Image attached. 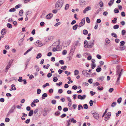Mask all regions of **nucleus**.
<instances>
[{
    "mask_svg": "<svg viewBox=\"0 0 126 126\" xmlns=\"http://www.w3.org/2000/svg\"><path fill=\"white\" fill-rule=\"evenodd\" d=\"M84 47L85 48H90L92 47L94 44V41L93 40H91L88 43L87 41L85 40L84 42Z\"/></svg>",
    "mask_w": 126,
    "mask_h": 126,
    "instance_id": "obj_1",
    "label": "nucleus"
},
{
    "mask_svg": "<svg viewBox=\"0 0 126 126\" xmlns=\"http://www.w3.org/2000/svg\"><path fill=\"white\" fill-rule=\"evenodd\" d=\"M63 1V0H59L55 4V8L59 10L62 6Z\"/></svg>",
    "mask_w": 126,
    "mask_h": 126,
    "instance_id": "obj_2",
    "label": "nucleus"
},
{
    "mask_svg": "<svg viewBox=\"0 0 126 126\" xmlns=\"http://www.w3.org/2000/svg\"><path fill=\"white\" fill-rule=\"evenodd\" d=\"M16 108L15 105L13 106L10 109L6 115V116L9 117L14 112V110Z\"/></svg>",
    "mask_w": 126,
    "mask_h": 126,
    "instance_id": "obj_3",
    "label": "nucleus"
},
{
    "mask_svg": "<svg viewBox=\"0 0 126 126\" xmlns=\"http://www.w3.org/2000/svg\"><path fill=\"white\" fill-rule=\"evenodd\" d=\"M82 73L86 77H90L92 75V74H90L87 72V71L86 70H83L82 71Z\"/></svg>",
    "mask_w": 126,
    "mask_h": 126,
    "instance_id": "obj_4",
    "label": "nucleus"
},
{
    "mask_svg": "<svg viewBox=\"0 0 126 126\" xmlns=\"http://www.w3.org/2000/svg\"><path fill=\"white\" fill-rule=\"evenodd\" d=\"M34 44L37 47H40L42 46L43 44L42 43H41L40 41H37L34 43Z\"/></svg>",
    "mask_w": 126,
    "mask_h": 126,
    "instance_id": "obj_5",
    "label": "nucleus"
},
{
    "mask_svg": "<svg viewBox=\"0 0 126 126\" xmlns=\"http://www.w3.org/2000/svg\"><path fill=\"white\" fill-rule=\"evenodd\" d=\"M123 70L122 69H121L120 70V68L119 66H117V75H119L120 74H121V72Z\"/></svg>",
    "mask_w": 126,
    "mask_h": 126,
    "instance_id": "obj_6",
    "label": "nucleus"
},
{
    "mask_svg": "<svg viewBox=\"0 0 126 126\" xmlns=\"http://www.w3.org/2000/svg\"><path fill=\"white\" fill-rule=\"evenodd\" d=\"M91 113L93 114V116L96 119L98 120L99 118V115L97 113H94L93 111H92L91 112Z\"/></svg>",
    "mask_w": 126,
    "mask_h": 126,
    "instance_id": "obj_7",
    "label": "nucleus"
},
{
    "mask_svg": "<svg viewBox=\"0 0 126 126\" xmlns=\"http://www.w3.org/2000/svg\"><path fill=\"white\" fill-rule=\"evenodd\" d=\"M111 115V113L110 112H108L105 116V121H107L109 119Z\"/></svg>",
    "mask_w": 126,
    "mask_h": 126,
    "instance_id": "obj_8",
    "label": "nucleus"
},
{
    "mask_svg": "<svg viewBox=\"0 0 126 126\" xmlns=\"http://www.w3.org/2000/svg\"><path fill=\"white\" fill-rule=\"evenodd\" d=\"M86 95H83L82 96H81L80 95H79L78 96V98L79 99H80L81 100H84L86 98Z\"/></svg>",
    "mask_w": 126,
    "mask_h": 126,
    "instance_id": "obj_9",
    "label": "nucleus"
},
{
    "mask_svg": "<svg viewBox=\"0 0 126 126\" xmlns=\"http://www.w3.org/2000/svg\"><path fill=\"white\" fill-rule=\"evenodd\" d=\"M6 29H3L1 31V33L2 35H5L6 34Z\"/></svg>",
    "mask_w": 126,
    "mask_h": 126,
    "instance_id": "obj_10",
    "label": "nucleus"
},
{
    "mask_svg": "<svg viewBox=\"0 0 126 126\" xmlns=\"http://www.w3.org/2000/svg\"><path fill=\"white\" fill-rule=\"evenodd\" d=\"M47 110H48L47 108H45L44 109L43 111V114L44 116H46L47 115Z\"/></svg>",
    "mask_w": 126,
    "mask_h": 126,
    "instance_id": "obj_11",
    "label": "nucleus"
},
{
    "mask_svg": "<svg viewBox=\"0 0 126 126\" xmlns=\"http://www.w3.org/2000/svg\"><path fill=\"white\" fill-rule=\"evenodd\" d=\"M91 9V7L90 6H88L86 7L84 10L83 11V13L85 14L86 11H87L89 10H90Z\"/></svg>",
    "mask_w": 126,
    "mask_h": 126,
    "instance_id": "obj_12",
    "label": "nucleus"
},
{
    "mask_svg": "<svg viewBox=\"0 0 126 126\" xmlns=\"http://www.w3.org/2000/svg\"><path fill=\"white\" fill-rule=\"evenodd\" d=\"M53 16V15L51 13H50L47 15L46 16V18L47 19H50Z\"/></svg>",
    "mask_w": 126,
    "mask_h": 126,
    "instance_id": "obj_13",
    "label": "nucleus"
},
{
    "mask_svg": "<svg viewBox=\"0 0 126 126\" xmlns=\"http://www.w3.org/2000/svg\"><path fill=\"white\" fill-rule=\"evenodd\" d=\"M76 46L75 45L74 46H72L71 48V50H70V52H74L76 48Z\"/></svg>",
    "mask_w": 126,
    "mask_h": 126,
    "instance_id": "obj_14",
    "label": "nucleus"
},
{
    "mask_svg": "<svg viewBox=\"0 0 126 126\" xmlns=\"http://www.w3.org/2000/svg\"><path fill=\"white\" fill-rule=\"evenodd\" d=\"M114 0H111L108 3V5L109 6H111L113 4Z\"/></svg>",
    "mask_w": 126,
    "mask_h": 126,
    "instance_id": "obj_15",
    "label": "nucleus"
},
{
    "mask_svg": "<svg viewBox=\"0 0 126 126\" xmlns=\"http://www.w3.org/2000/svg\"><path fill=\"white\" fill-rule=\"evenodd\" d=\"M119 74V76L118 77V78L117 79L116 82V84H119V80L120 78V76H121V74Z\"/></svg>",
    "mask_w": 126,
    "mask_h": 126,
    "instance_id": "obj_16",
    "label": "nucleus"
},
{
    "mask_svg": "<svg viewBox=\"0 0 126 126\" xmlns=\"http://www.w3.org/2000/svg\"><path fill=\"white\" fill-rule=\"evenodd\" d=\"M85 0H79V2L80 5H83L85 4Z\"/></svg>",
    "mask_w": 126,
    "mask_h": 126,
    "instance_id": "obj_17",
    "label": "nucleus"
},
{
    "mask_svg": "<svg viewBox=\"0 0 126 126\" xmlns=\"http://www.w3.org/2000/svg\"><path fill=\"white\" fill-rule=\"evenodd\" d=\"M60 43H59L58 44L57 46L56 47V49H57V51H60L62 49L61 47H60L59 46Z\"/></svg>",
    "mask_w": 126,
    "mask_h": 126,
    "instance_id": "obj_18",
    "label": "nucleus"
},
{
    "mask_svg": "<svg viewBox=\"0 0 126 126\" xmlns=\"http://www.w3.org/2000/svg\"><path fill=\"white\" fill-rule=\"evenodd\" d=\"M47 95L46 93H44L42 95V99H44L45 98V97H47Z\"/></svg>",
    "mask_w": 126,
    "mask_h": 126,
    "instance_id": "obj_19",
    "label": "nucleus"
},
{
    "mask_svg": "<svg viewBox=\"0 0 126 126\" xmlns=\"http://www.w3.org/2000/svg\"><path fill=\"white\" fill-rule=\"evenodd\" d=\"M11 66L10 65H7L6 66L5 69V72H7L9 68H10Z\"/></svg>",
    "mask_w": 126,
    "mask_h": 126,
    "instance_id": "obj_20",
    "label": "nucleus"
},
{
    "mask_svg": "<svg viewBox=\"0 0 126 126\" xmlns=\"http://www.w3.org/2000/svg\"><path fill=\"white\" fill-rule=\"evenodd\" d=\"M104 77L103 76L97 78V80H101V81H103L104 79Z\"/></svg>",
    "mask_w": 126,
    "mask_h": 126,
    "instance_id": "obj_21",
    "label": "nucleus"
},
{
    "mask_svg": "<svg viewBox=\"0 0 126 126\" xmlns=\"http://www.w3.org/2000/svg\"><path fill=\"white\" fill-rule=\"evenodd\" d=\"M88 32L87 30H84L83 31V33L84 35H86L88 34Z\"/></svg>",
    "mask_w": 126,
    "mask_h": 126,
    "instance_id": "obj_22",
    "label": "nucleus"
},
{
    "mask_svg": "<svg viewBox=\"0 0 126 126\" xmlns=\"http://www.w3.org/2000/svg\"><path fill=\"white\" fill-rule=\"evenodd\" d=\"M33 110H31L29 113V116H32L33 114Z\"/></svg>",
    "mask_w": 126,
    "mask_h": 126,
    "instance_id": "obj_23",
    "label": "nucleus"
},
{
    "mask_svg": "<svg viewBox=\"0 0 126 126\" xmlns=\"http://www.w3.org/2000/svg\"><path fill=\"white\" fill-rule=\"evenodd\" d=\"M70 42L71 41L70 40H69L67 41V42L66 43V46H64V47H66L68 46L70 44Z\"/></svg>",
    "mask_w": 126,
    "mask_h": 126,
    "instance_id": "obj_24",
    "label": "nucleus"
},
{
    "mask_svg": "<svg viewBox=\"0 0 126 126\" xmlns=\"http://www.w3.org/2000/svg\"><path fill=\"white\" fill-rule=\"evenodd\" d=\"M31 59V57H30L26 61V66H27V65L28 64V63L29 62V61H30Z\"/></svg>",
    "mask_w": 126,
    "mask_h": 126,
    "instance_id": "obj_25",
    "label": "nucleus"
},
{
    "mask_svg": "<svg viewBox=\"0 0 126 126\" xmlns=\"http://www.w3.org/2000/svg\"><path fill=\"white\" fill-rule=\"evenodd\" d=\"M34 68H35L36 69V70L37 71H39V68L38 67V66L36 65H35Z\"/></svg>",
    "mask_w": 126,
    "mask_h": 126,
    "instance_id": "obj_26",
    "label": "nucleus"
},
{
    "mask_svg": "<svg viewBox=\"0 0 126 126\" xmlns=\"http://www.w3.org/2000/svg\"><path fill=\"white\" fill-rule=\"evenodd\" d=\"M78 25L77 24H76L75 25L73 26V29L74 30H76L77 28Z\"/></svg>",
    "mask_w": 126,
    "mask_h": 126,
    "instance_id": "obj_27",
    "label": "nucleus"
},
{
    "mask_svg": "<svg viewBox=\"0 0 126 126\" xmlns=\"http://www.w3.org/2000/svg\"><path fill=\"white\" fill-rule=\"evenodd\" d=\"M79 72L77 70H76L74 71V75H77L79 74Z\"/></svg>",
    "mask_w": 126,
    "mask_h": 126,
    "instance_id": "obj_28",
    "label": "nucleus"
},
{
    "mask_svg": "<svg viewBox=\"0 0 126 126\" xmlns=\"http://www.w3.org/2000/svg\"><path fill=\"white\" fill-rule=\"evenodd\" d=\"M23 13V10L22 9L20 11L19 13V15L20 16H22V15L21 14H22Z\"/></svg>",
    "mask_w": 126,
    "mask_h": 126,
    "instance_id": "obj_29",
    "label": "nucleus"
},
{
    "mask_svg": "<svg viewBox=\"0 0 126 126\" xmlns=\"http://www.w3.org/2000/svg\"><path fill=\"white\" fill-rule=\"evenodd\" d=\"M42 56V55L41 53H38L37 55V56L36 57V58L37 59H39Z\"/></svg>",
    "mask_w": 126,
    "mask_h": 126,
    "instance_id": "obj_30",
    "label": "nucleus"
},
{
    "mask_svg": "<svg viewBox=\"0 0 126 126\" xmlns=\"http://www.w3.org/2000/svg\"><path fill=\"white\" fill-rule=\"evenodd\" d=\"M54 37L52 36H49L48 38V39L49 40L52 41L54 39Z\"/></svg>",
    "mask_w": 126,
    "mask_h": 126,
    "instance_id": "obj_31",
    "label": "nucleus"
},
{
    "mask_svg": "<svg viewBox=\"0 0 126 126\" xmlns=\"http://www.w3.org/2000/svg\"><path fill=\"white\" fill-rule=\"evenodd\" d=\"M16 10L14 8H11L9 10V11L10 12H14L16 11Z\"/></svg>",
    "mask_w": 126,
    "mask_h": 126,
    "instance_id": "obj_32",
    "label": "nucleus"
},
{
    "mask_svg": "<svg viewBox=\"0 0 126 126\" xmlns=\"http://www.w3.org/2000/svg\"><path fill=\"white\" fill-rule=\"evenodd\" d=\"M125 44V42L124 41H121L120 43V45L121 46H123Z\"/></svg>",
    "mask_w": 126,
    "mask_h": 126,
    "instance_id": "obj_33",
    "label": "nucleus"
},
{
    "mask_svg": "<svg viewBox=\"0 0 126 126\" xmlns=\"http://www.w3.org/2000/svg\"><path fill=\"white\" fill-rule=\"evenodd\" d=\"M119 28V26L116 25L113 26V28L114 29H117Z\"/></svg>",
    "mask_w": 126,
    "mask_h": 126,
    "instance_id": "obj_34",
    "label": "nucleus"
},
{
    "mask_svg": "<svg viewBox=\"0 0 126 126\" xmlns=\"http://www.w3.org/2000/svg\"><path fill=\"white\" fill-rule=\"evenodd\" d=\"M101 68L100 67H98L96 69V71L98 72H99L101 71Z\"/></svg>",
    "mask_w": 126,
    "mask_h": 126,
    "instance_id": "obj_35",
    "label": "nucleus"
},
{
    "mask_svg": "<svg viewBox=\"0 0 126 126\" xmlns=\"http://www.w3.org/2000/svg\"><path fill=\"white\" fill-rule=\"evenodd\" d=\"M122 98L121 97L119 98L117 100V102L118 103L120 104V103L121 101Z\"/></svg>",
    "mask_w": 126,
    "mask_h": 126,
    "instance_id": "obj_36",
    "label": "nucleus"
},
{
    "mask_svg": "<svg viewBox=\"0 0 126 126\" xmlns=\"http://www.w3.org/2000/svg\"><path fill=\"white\" fill-rule=\"evenodd\" d=\"M7 26L10 28H12L11 24L10 23H8L7 25Z\"/></svg>",
    "mask_w": 126,
    "mask_h": 126,
    "instance_id": "obj_37",
    "label": "nucleus"
},
{
    "mask_svg": "<svg viewBox=\"0 0 126 126\" xmlns=\"http://www.w3.org/2000/svg\"><path fill=\"white\" fill-rule=\"evenodd\" d=\"M111 35L114 37L115 38H117V36L116 35V34L114 33H112L111 34Z\"/></svg>",
    "mask_w": 126,
    "mask_h": 126,
    "instance_id": "obj_38",
    "label": "nucleus"
},
{
    "mask_svg": "<svg viewBox=\"0 0 126 126\" xmlns=\"http://www.w3.org/2000/svg\"><path fill=\"white\" fill-rule=\"evenodd\" d=\"M114 12L115 13H118L119 12V11L117 9L115 8L114 10Z\"/></svg>",
    "mask_w": 126,
    "mask_h": 126,
    "instance_id": "obj_39",
    "label": "nucleus"
},
{
    "mask_svg": "<svg viewBox=\"0 0 126 126\" xmlns=\"http://www.w3.org/2000/svg\"><path fill=\"white\" fill-rule=\"evenodd\" d=\"M60 112L59 111H57L55 113V115L56 116H59L60 114Z\"/></svg>",
    "mask_w": 126,
    "mask_h": 126,
    "instance_id": "obj_40",
    "label": "nucleus"
},
{
    "mask_svg": "<svg viewBox=\"0 0 126 126\" xmlns=\"http://www.w3.org/2000/svg\"><path fill=\"white\" fill-rule=\"evenodd\" d=\"M97 89L101 91L103 89V87L102 86L101 87V88L99 86H98L97 88Z\"/></svg>",
    "mask_w": 126,
    "mask_h": 126,
    "instance_id": "obj_41",
    "label": "nucleus"
},
{
    "mask_svg": "<svg viewBox=\"0 0 126 126\" xmlns=\"http://www.w3.org/2000/svg\"><path fill=\"white\" fill-rule=\"evenodd\" d=\"M86 20L87 21V22L88 23H90V19L88 17H87L86 18Z\"/></svg>",
    "mask_w": 126,
    "mask_h": 126,
    "instance_id": "obj_42",
    "label": "nucleus"
},
{
    "mask_svg": "<svg viewBox=\"0 0 126 126\" xmlns=\"http://www.w3.org/2000/svg\"><path fill=\"white\" fill-rule=\"evenodd\" d=\"M69 8V5L68 4H66L65 7V9L66 10L68 9Z\"/></svg>",
    "mask_w": 126,
    "mask_h": 126,
    "instance_id": "obj_43",
    "label": "nucleus"
},
{
    "mask_svg": "<svg viewBox=\"0 0 126 126\" xmlns=\"http://www.w3.org/2000/svg\"><path fill=\"white\" fill-rule=\"evenodd\" d=\"M51 102L52 104H56V101L55 100L53 99L52 100Z\"/></svg>",
    "mask_w": 126,
    "mask_h": 126,
    "instance_id": "obj_44",
    "label": "nucleus"
},
{
    "mask_svg": "<svg viewBox=\"0 0 126 126\" xmlns=\"http://www.w3.org/2000/svg\"><path fill=\"white\" fill-rule=\"evenodd\" d=\"M84 108L86 109L88 108V106L87 104H85L83 105Z\"/></svg>",
    "mask_w": 126,
    "mask_h": 126,
    "instance_id": "obj_45",
    "label": "nucleus"
},
{
    "mask_svg": "<svg viewBox=\"0 0 126 126\" xmlns=\"http://www.w3.org/2000/svg\"><path fill=\"white\" fill-rule=\"evenodd\" d=\"M96 65L95 64L93 63L92 64V69H93L95 67Z\"/></svg>",
    "mask_w": 126,
    "mask_h": 126,
    "instance_id": "obj_46",
    "label": "nucleus"
},
{
    "mask_svg": "<svg viewBox=\"0 0 126 126\" xmlns=\"http://www.w3.org/2000/svg\"><path fill=\"white\" fill-rule=\"evenodd\" d=\"M21 5L20 4H18L15 6V9H18L20 7Z\"/></svg>",
    "mask_w": 126,
    "mask_h": 126,
    "instance_id": "obj_47",
    "label": "nucleus"
},
{
    "mask_svg": "<svg viewBox=\"0 0 126 126\" xmlns=\"http://www.w3.org/2000/svg\"><path fill=\"white\" fill-rule=\"evenodd\" d=\"M71 120V122H72L73 123H75L77 122L76 120H75L74 118H72Z\"/></svg>",
    "mask_w": 126,
    "mask_h": 126,
    "instance_id": "obj_48",
    "label": "nucleus"
},
{
    "mask_svg": "<svg viewBox=\"0 0 126 126\" xmlns=\"http://www.w3.org/2000/svg\"><path fill=\"white\" fill-rule=\"evenodd\" d=\"M84 25V24L82 23L81 22L79 23V27H80Z\"/></svg>",
    "mask_w": 126,
    "mask_h": 126,
    "instance_id": "obj_49",
    "label": "nucleus"
},
{
    "mask_svg": "<svg viewBox=\"0 0 126 126\" xmlns=\"http://www.w3.org/2000/svg\"><path fill=\"white\" fill-rule=\"evenodd\" d=\"M31 13H32V12L31 11H28L26 12V15L27 16L28 14H31Z\"/></svg>",
    "mask_w": 126,
    "mask_h": 126,
    "instance_id": "obj_50",
    "label": "nucleus"
},
{
    "mask_svg": "<svg viewBox=\"0 0 126 126\" xmlns=\"http://www.w3.org/2000/svg\"><path fill=\"white\" fill-rule=\"evenodd\" d=\"M106 42L108 44H109L110 42V40L108 38H107L106 39Z\"/></svg>",
    "mask_w": 126,
    "mask_h": 126,
    "instance_id": "obj_51",
    "label": "nucleus"
},
{
    "mask_svg": "<svg viewBox=\"0 0 126 126\" xmlns=\"http://www.w3.org/2000/svg\"><path fill=\"white\" fill-rule=\"evenodd\" d=\"M117 20V18L116 17H115L114 18V19L112 20V21L113 23H116V21Z\"/></svg>",
    "mask_w": 126,
    "mask_h": 126,
    "instance_id": "obj_52",
    "label": "nucleus"
},
{
    "mask_svg": "<svg viewBox=\"0 0 126 126\" xmlns=\"http://www.w3.org/2000/svg\"><path fill=\"white\" fill-rule=\"evenodd\" d=\"M116 103V102H113L111 104V106L112 107H114L115 106Z\"/></svg>",
    "mask_w": 126,
    "mask_h": 126,
    "instance_id": "obj_53",
    "label": "nucleus"
},
{
    "mask_svg": "<svg viewBox=\"0 0 126 126\" xmlns=\"http://www.w3.org/2000/svg\"><path fill=\"white\" fill-rule=\"evenodd\" d=\"M18 81L20 82H22L23 81L22 78V77H20L19 79H18Z\"/></svg>",
    "mask_w": 126,
    "mask_h": 126,
    "instance_id": "obj_54",
    "label": "nucleus"
},
{
    "mask_svg": "<svg viewBox=\"0 0 126 126\" xmlns=\"http://www.w3.org/2000/svg\"><path fill=\"white\" fill-rule=\"evenodd\" d=\"M72 88L73 89L76 90L77 89V86L75 85L72 87Z\"/></svg>",
    "mask_w": 126,
    "mask_h": 126,
    "instance_id": "obj_55",
    "label": "nucleus"
},
{
    "mask_svg": "<svg viewBox=\"0 0 126 126\" xmlns=\"http://www.w3.org/2000/svg\"><path fill=\"white\" fill-rule=\"evenodd\" d=\"M41 92V90L39 89H38L37 90V94H39Z\"/></svg>",
    "mask_w": 126,
    "mask_h": 126,
    "instance_id": "obj_56",
    "label": "nucleus"
},
{
    "mask_svg": "<svg viewBox=\"0 0 126 126\" xmlns=\"http://www.w3.org/2000/svg\"><path fill=\"white\" fill-rule=\"evenodd\" d=\"M47 86H49V84L48 83H47L46 84H45L43 86V87L44 88L46 87Z\"/></svg>",
    "mask_w": 126,
    "mask_h": 126,
    "instance_id": "obj_57",
    "label": "nucleus"
},
{
    "mask_svg": "<svg viewBox=\"0 0 126 126\" xmlns=\"http://www.w3.org/2000/svg\"><path fill=\"white\" fill-rule=\"evenodd\" d=\"M58 80V78L57 77H54L53 78V80L54 82H56Z\"/></svg>",
    "mask_w": 126,
    "mask_h": 126,
    "instance_id": "obj_58",
    "label": "nucleus"
},
{
    "mask_svg": "<svg viewBox=\"0 0 126 126\" xmlns=\"http://www.w3.org/2000/svg\"><path fill=\"white\" fill-rule=\"evenodd\" d=\"M67 52L66 50H64L62 52V54L63 55H65L67 53Z\"/></svg>",
    "mask_w": 126,
    "mask_h": 126,
    "instance_id": "obj_59",
    "label": "nucleus"
},
{
    "mask_svg": "<svg viewBox=\"0 0 126 126\" xmlns=\"http://www.w3.org/2000/svg\"><path fill=\"white\" fill-rule=\"evenodd\" d=\"M99 4L100 7H102L103 5V2L101 1H100L99 3Z\"/></svg>",
    "mask_w": 126,
    "mask_h": 126,
    "instance_id": "obj_60",
    "label": "nucleus"
},
{
    "mask_svg": "<svg viewBox=\"0 0 126 126\" xmlns=\"http://www.w3.org/2000/svg\"><path fill=\"white\" fill-rule=\"evenodd\" d=\"M121 111H120V110L119 111H118V112H117V113H116V116H117V117L118 116H119L118 114H121Z\"/></svg>",
    "mask_w": 126,
    "mask_h": 126,
    "instance_id": "obj_61",
    "label": "nucleus"
},
{
    "mask_svg": "<svg viewBox=\"0 0 126 126\" xmlns=\"http://www.w3.org/2000/svg\"><path fill=\"white\" fill-rule=\"evenodd\" d=\"M89 104L91 106H92L93 104V101L92 100H90L89 102Z\"/></svg>",
    "mask_w": 126,
    "mask_h": 126,
    "instance_id": "obj_62",
    "label": "nucleus"
},
{
    "mask_svg": "<svg viewBox=\"0 0 126 126\" xmlns=\"http://www.w3.org/2000/svg\"><path fill=\"white\" fill-rule=\"evenodd\" d=\"M126 32L125 30H122V35H124L126 33Z\"/></svg>",
    "mask_w": 126,
    "mask_h": 126,
    "instance_id": "obj_63",
    "label": "nucleus"
},
{
    "mask_svg": "<svg viewBox=\"0 0 126 126\" xmlns=\"http://www.w3.org/2000/svg\"><path fill=\"white\" fill-rule=\"evenodd\" d=\"M96 57L97 58L99 59H100L101 58V56L99 54H97L96 55Z\"/></svg>",
    "mask_w": 126,
    "mask_h": 126,
    "instance_id": "obj_64",
    "label": "nucleus"
}]
</instances>
